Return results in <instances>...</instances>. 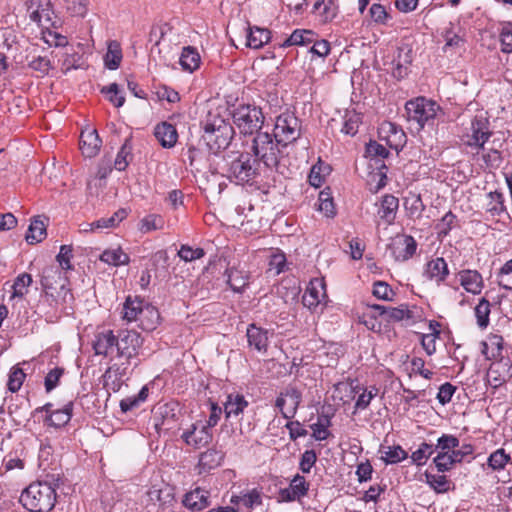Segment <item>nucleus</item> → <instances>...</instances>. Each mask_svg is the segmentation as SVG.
I'll use <instances>...</instances> for the list:
<instances>
[{"label": "nucleus", "instance_id": "f257e3e1", "mask_svg": "<svg viewBox=\"0 0 512 512\" xmlns=\"http://www.w3.org/2000/svg\"><path fill=\"white\" fill-rule=\"evenodd\" d=\"M287 147L276 139L271 133H257L252 138L250 153L257 164H263L265 168L278 174L287 176L290 172L284 150Z\"/></svg>", "mask_w": 512, "mask_h": 512}, {"label": "nucleus", "instance_id": "f03ea898", "mask_svg": "<svg viewBox=\"0 0 512 512\" xmlns=\"http://www.w3.org/2000/svg\"><path fill=\"white\" fill-rule=\"evenodd\" d=\"M223 176L237 185H253L260 175L259 164L250 152H237L224 157Z\"/></svg>", "mask_w": 512, "mask_h": 512}, {"label": "nucleus", "instance_id": "7ed1b4c3", "mask_svg": "<svg viewBox=\"0 0 512 512\" xmlns=\"http://www.w3.org/2000/svg\"><path fill=\"white\" fill-rule=\"evenodd\" d=\"M47 481H36L24 489L20 495V503L30 512H49L56 502V488Z\"/></svg>", "mask_w": 512, "mask_h": 512}, {"label": "nucleus", "instance_id": "20e7f679", "mask_svg": "<svg viewBox=\"0 0 512 512\" xmlns=\"http://www.w3.org/2000/svg\"><path fill=\"white\" fill-rule=\"evenodd\" d=\"M234 133V128L229 122L220 116H213L204 123L201 141L211 153L217 154L230 145Z\"/></svg>", "mask_w": 512, "mask_h": 512}, {"label": "nucleus", "instance_id": "39448f33", "mask_svg": "<svg viewBox=\"0 0 512 512\" xmlns=\"http://www.w3.org/2000/svg\"><path fill=\"white\" fill-rule=\"evenodd\" d=\"M151 413L152 427L158 437L162 434L174 435L175 431L179 430L182 415L178 402L158 403L153 407Z\"/></svg>", "mask_w": 512, "mask_h": 512}, {"label": "nucleus", "instance_id": "423d86ee", "mask_svg": "<svg viewBox=\"0 0 512 512\" xmlns=\"http://www.w3.org/2000/svg\"><path fill=\"white\" fill-rule=\"evenodd\" d=\"M233 123L244 136L262 133L265 116L260 107L254 104H240L232 112Z\"/></svg>", "mask_w": 512, "mask_h": 512}, {"label": "nucleus", "instance_id": "0eeeda50", "mask_svg": "<svg viewBox=\"0 0 512 512\" xmlns=\"http://www.w3.org/2000/svg\"><path fill=\"white\" fill-rule=\"evenodd\" d=\"M497 135L498 133L491 130L490 121L487 117L475 115L469 126L465 128L461 141L463 145L479 153L480 150H485V145Z\"/></svg>", "mask_w": 512, "mask_h": 512}, {"label": "nucleus", "instance_id": "6e6552de", "mask_svg": "<svg viewBox=\"0 0 512 512\" xmlns=\"http://www.w3.org/2000/svg\"><path fill=\"white\" fill-rule=\"evenodd\" d=\"M40 282L46 296H50L56 300V297L62 295L64 302H67V297H69L70 300L73 299L70 289L67 288L68 277L58 267L48 266L44 268Z\"/></svg>", "mask_w": 512, "mask_h": 512}, {"label": "nucleus", "instance_id": "1a4fd4ad", "mask_svg": "<svg viewBox=\"0 0 512 512\" xmlns=\"http://www.w3.org/2000/svg\"><path fill=\"white\" fill-rule=\"evenodd\" d=\"M286 147L295 142L301 135L300 120L294 113L286 111L276 118L274 132L272 134Z\"/></svg>", "mask_w": 512, "mask_h": 512}, {"label": "nucleus", "instance_id": "9d476101", "mask_svg": "<svg viewBox=\"0 0 512 512\" xmlns=\"http://www.w3.org/2000/svg\"><path fill=\"white\" fill-rule=\"evenodd\" d=\"M438 108L435 102L424 97L409 100L405 104L407 120L416 123L417 129H422L429 120L434 119Z\"/></svg>", "mask_w": 512, "mask_h": 512}, {"label": "nucleus", "instance_id": "9b49d317", "mask_svg": "<svg viewBox=\"0 0 512 512\" xmlns=\"http://www.w3.org/2000/svg\"><path fill=\"white\" fill-rule=\"evenodd\" d=\"M143 345V338L135 330H120L117 334L116 357L125 358L128 364L136 358Z\"/></svg>", "mask_w": 512, "mask_h": 512}, {"label": "nucleus", "instance_id": "f8f14e48", "mask_svg": "<svg viewBox=\"0 0 512 512\" xmlns=\"http://www.w3.org/2000/svg\"><path fill=\"white\" fill-rule=\"evenodd\" d=\"M301 402V391L297 387L289 385L277 396L275 407L279 409L283 418L290 420L297 414Z\"/></svg>", "mask_w": 512, "mask_h": 512}, {"label": "nucleus", "instance_id": "ddd939ff", "mask_svg": "<svg viewBox=\"0 0 512 512\" xmlns=\"http://www.w3.org/2000/svg\"><path fill=\"white\" fill-rule=\"evenodd\" d=\"M387 249L397 262H404L414 256L417 250V242L413 236L407 234L396 235Z\"/></svg>", "mask_w": 512, "mask_h": 512}, {"label": "nucleus", "instance_id": "4468645a", "mask_svg": "<svg viewBox=\"0 0 512 512\" xmlns=\"http://www.w3.org/2000/svg\"><path fill=\"white\" fill-rule=\"evenodd\" d=\"M117 335L111 329L98 331L92 341V349L97 356L113 359L116 357Z\"/></svg>", "mask_w": 512, "mask_h": 512}, {"label": "nucleus", "instance_id": "2eb2a0df", "mask_svg": "<svg viewBox=\"0 0 512 512\" xmlns=\"http://www.w3.org/2000/svg\"><path fill=\"white\" fill-rule=\"evenodd\" d=\"M487 381L493 388H498L512 378V361L508 357H501L492 362L487 370Z\"/></svg>", "mask_w": 512, "mask_h": 512}, {"label": "nucleus", "instance_id": "dca6fc26", "mask_svg": "<svg viewBox=\"0 0 512 512\" xmlns=\"http://www.w3.org/2000/svg\"><path fill=\"white\" fill-rule=\"evenodd\" d=\"M327 299L326 284L322 279H313L310 281L304 295L302 304L310 311L315 312L317 307Z\"/></svg>", "mask_w": 512, "mask_h": 512}, {"label": "nucleus", "instance_id": "f3484780", "mask_svg": "<svg viewBox=\"0 0 512 512\" xmlns=\"http://www.w3.org/2000/svg\"><path fill=\"white\" fill-rule=\"evenodd\" d=\"M181 439L186 445L199 449L212 441L213 434L207 426L202 425L199 428L198 423H193L189 429L181 434Z\"/></svg>", "mask_w": 512, "mask_h": 512}, {"label": "nucleus", "instance_id": "a211bd4d", "mask_svg": "<svg viewBox=\"0 0 512 512\" xmlns=\"http://www.w3.org/2000/svg\"><path fill=\"white\" fill-rule=\"evenodd\" d=\"M504 143L505 138L503 137V134L499 132L497 136H494V138L487 143L490 146L487 148L485 147V150H482V160L487 168L498 169L501 166L504 160L501 151Z\"/></svg>", "mask_w": 512, "mask_h": 512}, {"label": "nucleus", "instance_id": "6ab92c4d", "mask_svg": "<svg viewBox=\"0 0 512 512\" xmlns=\"http://www.w3.org/2000/svg\"><path fill=\"white\" fill-rule=\"evenodd\" d=\"M386 133L385 136H381V139L386 141V144L397 152L401 151L406 144L407 137L405 132L392 122L383 124L380 135Z\"/></svg>", "mask_w": 512, "mask_h": 512}, {"label": "nucleus", "instance_id": "aec40b11", "mask_svg": "<svg viewBox=\"0 0 512 512\" xmlns=\"http://www.w3.org/2000/svg\"><path fill=\"white\" fill-rule=\"evenodd\" d=\"M246 337L250 348L260 353H266L269 346L268 330L256 324H249L246 331Z\"/></svg>", "mask_w": 512, "mask_h": 512}, {"label": "nucleus", "instance_id": "412c9836", "mask_svg": "<svg viewBox=\"0 0 512 512\" xmlns=\"http://www.w3.org/2000/svg\"><path fill=\"white\" fill-rule=\"evenodd\" d=\"M460 285L473 295L480 294L484 287L482 275L477 270L464 269L457 273Z\"/></svg>", "mask_w": 512, "mask_h": 512}, {"label": "nucleus", "instance_id": "4be33fe9", "mask_svg": "<svg viewBox=\"0 0 512 512\" xmlns=\"http://www.w3.org/2000/svg\"><path fill=\"white\" fill-rule=\"evenodd\" d=\"M423 275L438 285L443 283L449 275L447 262L443 257L431 259L426 263Z\"/></svg>", "mask_w": 512, "mask_h": 512}, {"label": "nucleus", "instance_id": "5701e85b", "mask_svg": "<svg viewBox=\"0 0 512 512\" xmlns=\"http://www.w3.org/2000/svg\"><path fill=\"white\" fill-rule=\"evenodd\" d=\"M399 208V199L392 194H385L377 210L378 217L387 225L394 223Z\"/></svg>", "mask_w": 512, "mask_h": 512}, {"label": "nucleus", "instance_id": "b1692460", "mask_svg": "<svg viewBox=\"0 0 512 512\" xmlns=\"http://www.w3.org/2000/svg\"><path fill=\"white\" fill-rule=\"evenodd\" d=\"M154 136L163 148H172L178 140L176 127L169 122H161L154 128Z\"/></svg>", "mask_w": 512, "mask_h": 512}, {"label": "nucleus", "instance_id": "393cba45", "mask_svg": "<svg viewBox=\"0 0 512 512\" xmlns=\"http://www.w3.org/2000/svg\"><path fill=\"white\" fill-rule=\"evenodd\" d=\"M80 150L85 157H95L101 148L102 140L97 130L83 131L80 135Z\"/></svg>", "mask_w": 512, "mask_h": 512}, {"label": "nucleus", "instance_id": "a878e982", "mask_svg": "<svg viewBox=\"0 0 512 512\" xmlns=\"http://www.w3.org/2000/svg\"><path fill=\"white\" fill-rule=\"evenodd\" d=\"M74 403L69 401L61 409H56L53 414L45 415L44 425L56 429L66 426L72 418Z\"/></svg>", "mask_w": 512, "mask_h": 512}, {"label": "nucleus", "instance_id": "bb28decb", "mask_svg": "<svg viewBox=\"0 0 512 512\" xmlns=\"http://www.w3.org/2000/svg\"><path fill=\"white\" fill-rule=\"evenodd\" d=\"M224 459L222 451L215 448L207 449L199 456L198 468L199 473H208L211 470L219 467Z\"/></svg>", "mask_w": 512, "mask_h": 512}, {"label": "nucleus", "instance_id": "cd10ccee", "mask_svg": "<svg viewBox=\"0 0 512 512\" xmlns=\"http://www.w3.org/2000/svg\"><path fill=\"white\" fill-rule=\"evenodd\" d=\"M225 418L238 417L249 406V402L240 393H230L224 402Z\"/></svg>", "mask_w": 512, "mask_h": 512}, {"label": "nucleus", "instance_id": "c85d7f7f", "mask_svg": "<svg viewBox=\"0 0 512 512\" xmlns=\"http://www.w3.org/2000/svg\"><path fill=\"white\" fill-rule=\"evenodd\" d=\"M185 507L193 511H200L209 506V492L197 487L193 491L185 494L183 499Z\"/></svg>", "mask_w": 512, "mask_h": 512}, {"label": "nucleus", "instance_id": "c756f323", "mask_svg": "<svg viewBox=\"0 0 512 512\" xmlns=\"http://www.w3.org/2000/svg\"><path fill=\"white\" fill-rule=\"evenodd\" d=\"M485 211L491 216H501L503 213H507L503 192L494 190L486 194Z\"/></svg>", "mask_w": 512, "mask_h": 512}, {"label": "nucleus", "instance_id": "7c9ffc66", "mask_svg": "<svg viewBox=\"0 0 512 512\" xmlns=\"http://www.w3.org/2000/svg\"><path fill=\"white\" fill-rule=\"evenodd\" d=\"M179 63L183 71L192 73L200 67L201 57L197 48L186 46L182 49Z\"/></svg>", "mask_w": 512, "mask_h": 512}, {"label": "nucleus", "instance_id": "2f4dec72", "mask_svg": "<svg viewBox=\"0 0 512 512\" xmlns=\"http://www.w3.org/2000/svg\"><path fill=\"white\" fill-rule=\"evenodd\" d=\"M316 36L317 34L312 30L295 29L289 37L279 44V46L282 48L290 46H306L311 44Z\"/></svg>", "mask_w": 512, "mask_h": 512}, {"label": "nucleus", "instance_id": "473e14b6", "mask_svg": "<svg viewBox=\"0 0 512 512\" xmlns=\"http://www.w3.org/2000/svg\"><path fill=\"white\" fill-rule=\"evenodd\" d=\"M353 383L354 381L350 384L351 392L359 393L362 391L355 402V411L353 412L355 414L357 410L367 409L372 399L378 394L379 390L376 386H370L368 389L361 387L359 384L353 385Z\"/></svg>", "mask_w": 512, "mask_h": 512}, {"label": "nucleus", "instance_id": "72a5a7b5", "mask_svg": "<svg viewBox=\"0 0 512 512\" xmlns=\"http://www.w3.org/2000/svg\"><path fill=\"white\" fill-rule=\"evenodd\" d=\"M159 320L160 314L158 309L152 304L146 303L137 321H139V326L143 330L152 331L158 325Z\"/></svg>", "mask_w": 512, "mask_h": 512}, {"label": "nucleus", "instance_id": "f704fd0d", "mask_svg": "<svg viewBox=\"0 0 512 512\" xmlns=\"http://www.w3.org/2000/svg\"><path fill=\"white\" fill-rule=\"evenodd\" d=\"M271 32L259 27H248L246 45L249 48L260 49L270 40Z\"/></svg>", "mask_w": 512, "mask_h": 512}, {"label": "nucleus", "instance_id": "c9c22d12", "mask_svg": "<svg viewBox=\"0 0 512 512\" xmlns=\"http://www.w3.org/2000/svg\"><path fill=\"white\" fill-rule=\"evenodd\" d=\"M146 303L139 297L128 296L123 305V318L127 321H137Z\"/></svg>", "mask_w": 512, "mask_h": 512}, {"label": "nucleus", "instance_id": "e433bc0d", "mask_svg": "<svg viewBox=\"0 0 512 512\" xmlns=\"http://www.w3.org/2000/svg\"><path fill=\"white\" fill-rule=\"evenodd\" d=\"M424 476L426 483L438 494H444L455 489L454 483L445 475H436L426 471Z\"/></svg>", "mask_w": 512, "mask_h": 512}, {"label": "nucleus", "instance_id": "4c0bfd02", "mask_svg": "<svg viewBox=\"0 0 512 512\" xmlns=\"http://www.w3.org/2000/svg\"><path fill=\"white\" fill-rule=\"evenodd\" d=\"M47 235L46 224L40 216L34 217L28 227L25 239L29 244L39 243L45 239Z\"/></svg>", "mask_w": 512, "mask_h": 512}, {"label": "nucleus", "instance_id": "58836bf2", "mask_svg": "<svg viewBox=\"0 0 512 512\" xmlns=\"http://www.w3.org/2000/svg\"><path fill=\"white\" fill-rule=\"evenodd\" d=\"M313 11H319L320 21L327 23L332 21L338 14V5L335 0H318Z\"/></svg>", "mask_w": 512, "mask_h": 512}, {"label": "nucleus", "instance_id": "ea45409f", "mask_svg": "<svg viewBox=\"0 0 512 512\" xmlns=\"http://www.w3.org/2000/svg\"><path fill=\"white\" fill-rule=\"evenodd\" d=\"M100 260L113 266L127 265L130 261L128 254L123 252L121 248L106 249L100 255Z\"/></svg>", "mask_w": 512, "mask_h": 512}, {"label": "nucleus", "instance_id": "a19ab883", "mask_svg": "<svg viewBox=\"0 0 512 512\" xmlns=\"http://www.w3.org/2000/svg\"><path fill=\"white\" fill-rule=\"evenodd\" d=\"M440 324L436 321H431L429 324L430 329L432 330L429 334H422L421 336V345L427 355L431 356L436 352V339L438 338L440 331L437 330Z\"/></svg>", "mask_w": 512, "mask_h": 512}, {"label": "nucleus", "instance_id": "79ce46f5", "mask_svg": "<svg viewBox=\"0 0 512 512\" xmlns=\"http://www.w3.org/2000/svg\"><path fill=\"white\" fill-rule=\"evenodd\" d=\"M362 118L355 111H347L343 117L341 132L345 135L354 136L357 134Z\"/></svg>", "mask_w": 512, "mask_h": 512}, {"label": "nucleus", "instance_id": "37998d69", "mask_svg": "<svg viewBox=\"0 0 512 512\" xmlns=\"http://www.w3.org/2000/svg\"><path fill=\"white\" fill-rule=\"evenodd\" d=\"M490 308V302L485 297H483L479 300L474 309L477 325L481 329H485L489 325V315L491 312Z\"/></svg>", "mask_w": 512, "mask_h": 512}, {"label": "nucleus", "instance_id": "c03bdc74", "mask_svg": "<svg viewBox=\"0 0 512 512\" xmlns=\"http://www.w3.org/2000/svg\"><path fill=\"white\" fill-rule=\"evenodd\" d=\"M268 271L274 272V275H279L287 269V259L280 249H275L269 257Z\"/></svg>", "mask_w": 512, "mask_h": 512}, {"label": "nucleus", "instance_id": "a18cd8bd", "mask_svg": "<svg viewBox=\"0 0 512 512\" xmlns=\"http://www.w3.org/2000/svg\"><path fill=\"white\" fill-rule=\"evenodd\" d=\"M132 142L131 138H126L124 143L122 144L119 152L117 153L114 166L118 171H124L127 166L129 165V159H132L131 152H132Z\"/></svg>", "mask_w": 512, "mask_h": 512}, {"label": "nucleus", "instance_id": "49530a36", "mask_svg": "<svg viewBox=\"0 0 512 512\" xmlns=\"http://www.w3.org/2000/svg\"><path fill=\"white\" fill-rule=\"evenodd\" d=\"M227 284L236 293H242L248 285L247 277L241 271L236 269H228L227 271Z\"/></svg>", "mask_w": 512, "mask_h": 512}, {"label": "nucleus", "instance_id": "de8ad7c7", "mask_svg": "<svg viewBox=\"0 0 512 512\" xmlns=\"http://www.w3.org/2000/svg\"><path fill=\"white\" fill-rule=\"evenodd\" d=\"M390 155V152L386 149L385 146L378 143L375 140H370L365 147V156L370 158L371 160H375L376 163L380 160L387 158Z\"/></svg>", "mask_w": 512, "mask_h": 512}, {"label": "nucleus", "instance_id": "09e8293b", "mask_svg": "<svg viewBox=\"0 0 512 512\" xmlns=\"http://www.w3.org/2000/svg\"><path fill=\"white\" fill-rule=\"evenodd\" d=\"M122 60V51L119 45L114 42L108 46V51L104 57L105 65L110 70H116Z\"/></svg>", "mask_w": 512, "mask_h": 512}, {"label": "nucleus", "instance_id": "8fccbe9b", "mask_svg": "<svg viewBox=\"0 0 512 512\" xmlns=\"http://www.w3.org/2000/svg\"><path fill=\"white\" fill-rule=\"evenodd\" d=\"M510 460V455L507 454L503 448H499L490 454L487 460V464L491 469L500 471L505 468L506 464Z\"/></svg>", "mask_w": 512, "mask_h": 512}, {"label": "nucleus", "instance_id": "3c124183", "mask_svg": "<svg viewBox=\"0 0 512 512\" xmlns=\"http://www.w3.org/2000/svg\"><path fill=\"white\" fill-rule=\"evenodd\" d=\"M385 319L388 322H399L405 319L411 320L413 319V312L407 304H402L399 307H389Z\"/></svg>", "mask_w": 512, "mask_h": 512}, {"label": "nucleus", "instance_id": "603ef678", "mask_svg": "<svg viewBox=\"0 0 512 512\" xmlns=\"http://www.w3.org/2000/svg\"><path fill=\"white\" fill-rule=\"evenodd\" d=\"M433 453V445L423 442L420 444L419 448L411 454V463L417 466H422L427 462Z\"/></svg>", "mask_w": 512, "mask_h": 512}, {"label": "nucleus", "instance_id": "864d4df0", "mask_svg": "<svg viewBox=\"0 0 512 512\" xmlns=\"http://www.w3.org/2000/svg\"><path fill=\"white\" fill-rule=\"evenodd\" d=\"M73 258V248L71 245H62L60 251L56 256L59 263V269L66 274L67 271L73 270L74 266L71 264Z\"/></svg>", "mask_w": 512, "mask_h": 512}, {"label": "nucleus", "instance_id": "5fc2aeb1", "mask_svg": "<svg viewBox=\"0 0 512 512\" xmlns=\"http://www.w3.org/2000/svg\"><path fill=\"white\" fill-rule=\"evenodd\" d=\"M384 453L381 459L386 464H397L408 458V453L400 445L388 446Z\"/></svg>", "mask_w": 512, "mask_h": 512}, {"label": "nucleus", "instance_id": "6e6d98bb", "mask_svg": "<svg viewBox=\"0 0 512 512\" xmlns=\"http://www.w3.org/2000/svg\"><path fill=\"white\" fill-rule=\"evenodd\" d=\"M442 36L445 40V45L443 47V50L445 52L447 51L448 48H451V49L460 48L465 43L464 37L453 31L452 23H450L449 28L445 29Z\"/></svg>", "mask_w": 512, "mask_h": 512}, {"label": "nucleus", "instance_id": "4d7b16f0", "mask_svg": "<svg viewBox=\"0 0 512 512\" xmlns=\"http://www.w3.org/2000/svg\"><path fill=\"white\" fill-rule=\"evenodd\" d=\"M456 222V215L448 211L436 224V231L439 239L446 237Z\"/></svg>", "mask_w": 512, "mask_h": 512}, {"label": "nucleus", "instance_id": "13d9d810", "mask_svg": "<svg viewBox=\"0 0 512 512\" xmlns=\"http://www.w3.org/2000/svg\"><path fill=\"white\" fill-rule=\"evenodd\" d=\"M405 208L410 218L419 219L422 216L425 205L420 195H417L406 199Z\"/></svg>", "mask_w": 512, "mask_h": 512}, {"label": "nucleus", "instance_id": "bf43d9fd", "mask_svg": "<svg viewBox=\"0 0 512 512\" xmlns=\"http://www.w3.org/2000/svg\"><path fill=\"white\" fill-rule=\"evenodd\" d=\"M101 93L106 95L108 100L115 106L121 107L125 102V97L120 93L117 83H112L101 88Z\"/></svg>", "mask_w": 512, "mask_h": 512}, {"label": "nucleus", "instance_id": "052dcab7", "mask_svg": "<svg viewBox=\"0 0 512 512\" xmlns=\"http://www.w3.org/2000/svg\"><path fill=\"white\" fill-rule=\"evenodd\" d=\"M64 373L65 369L63 367H55L47 373L44 379V387L46 393H50L59 385Z\"/></svg>", "mask_w": 512, "mask_h": 512}, {"label": "nucleus", "instance_id": "680f3d73", "mask_svg": "<svg viewBox=\"0 0 512 512\" xmlns=\"http://www.w3.org/2000/svg\"><path fill=\"white\" fill-rule=\"evenodd\" d=\"M32 283V276L28 273L18 275L13 283V297H23L27 293V287Z\"/></svg>", "mask_w": 512, "mask_h": 512}, {"label": "nucleus", "instance_id": "e2e57ef3", "mask_svg": "<svg viewBox=\"0 0 512 512\" xmlns=\"http://www.w3.org/2000/svg\"><path fill=\"white\" fill-rule=\"evenodd\" d=\"M460 441L459 439L452 434H443L438 438L437 444L434 450H439V452L451 453L454 448L459 447Z\"/></svg>", "mask_w": 512, "mask_h": 512}, {"label": "nucleus", "instance_id": "0e129e2a", "mask_svg": "<svg viewBox=\"0 0 512 512\" xmlns=\"http://www.w3.org/2000/svg\"><path fill=\"white\" fill-rule=\"evenodd\" d=\"M372 294L377 299L384 301H392L395 292L392 290L391 286L384 281H376L373 284Z\"/></svg>", "mask_w": 512, "mask_h": 512}, {"label": "nucleus", "instance_id": "69168bd1", "mask_svg": "<svg viewBox=\"0 0 512 512\" xmlns=\"http://www.w3.org/2000/svg\"><path fill=\"white\" fill-rule=\"evenodd\" d=\"M26 374L19 367H14L10 371L8 379V390L12 393L18 392L25 380Z\"/></svg>", "mask_w": 512, "mask_h": 512}, {"label": "nucleus", "instance_id": "338daca9", "mask_svg": "<svg viewBox=\"0 0 512 512\" xmlns=\"http://www.w3.org/2000/svg\"><path fill=\"white\" fill-rule=\"evenodd\" d=\"M309 483L306 481L305 477L296 474L293 479L290 482V488L294 492V494L297 496L298 499H301L302 497L306 496L309 491Z\"/></svg>", "mask_w": 512, "mask_h": 512}, {"label": "nucleus", "instance_id": "774afa93", "mask_svg": "<svg viewBox=\"0 0 512 512\" xmlns=\"http://www.w3.org/2000/svg\"><path fill=\"white\" fill-rule=\"evenodd\" d=\"M501 51L504 53L512 52V22H505L500 32Z\"/></svg>", "mask_w": 512, "mask_h": 512}]
</instances>
